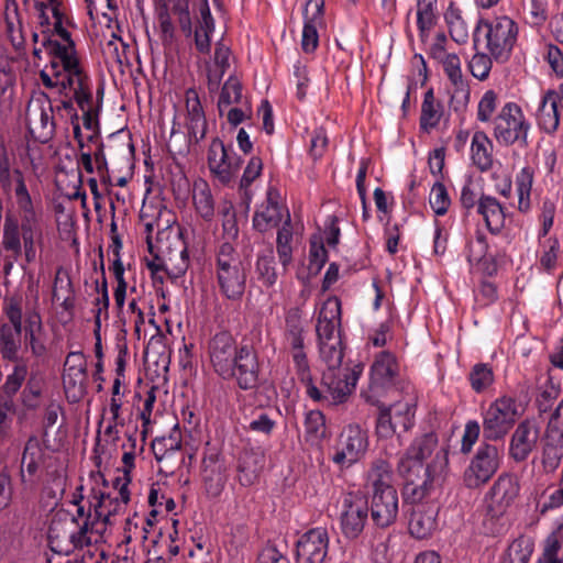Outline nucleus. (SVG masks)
Masks as SVG:
<instances>
[{
    "instance_id": "f257e3e1",
    "label": "nucleus",
    "mask_w": 563,
    "mask_h": 563,
    "mask_svg": "<svg viewBox=\"0 0 563 563\" xmlns=\"http://www.w3.org/2000/svg\"><path fill=\"white\" fill-rule=\"evenodd\" d=\"M449 471V449L439 444L435 432L413 439L397 463L406 495L412 500L435 495Z\"/></svg>"
},
{
    "instance_id": "f03ea898",
    "label": "nucleus",
    "mask_w": 563,
    "mask_h": 563,
    "mask_svg": "<svg viewBox=\"0 0 563 563\" xmlns=\"http://www.w3.org/2000/svg\"><path fill=\"white\" fill-rule=\"evenodd\" d=\"M52 65H46L40 73L45 87H59L60 91L69 90L82 111L84 128L92 131L99 130L98 110L92 107V86L88 74L84 70L80 60H76L71 47L56 46ZM68 96V92H65Z\"/></svg>"
},
{
    "instance_id": "7ed1b4c3",
    "label": "nucleus",
    "mask_w": 563,
    "mask_h": 563,
    "mask_svg": "<svg viewBox=\"0 0 563 563\" xmlns=\"http://www.w3.org/2000/svg\"><path fill=\"white\" fill-rule=\"evenodd\" d=\"M43 243V225L35 212L21 214L20 220L7 216L1 241V247L5 253L0 252V269L4 277L11 274L22 253L27 264L34 263L37 247H42Z\"/></svg>"
},
{
    "instance_id": "20e7f679",
    "label": "nucleus",
    "mask_w": 563,
    "mask_h": 563,
    "mask_svg": "<svg viewBox=\"0 0 563 563\" xmlns=\"http://www.w3.org/2000/svg\"><path fill=\"white\" fill-rule=\"evenodd\" d=\"M361 374L362 367L358 365L325 368L321 377V388H319L313 382L310 369L308 378H300L299 382L303 385L306 395L314 402L340 405L352 395Z\"/></svg>"
},
{
    "instance_id": "39448f33",
    "label": "nucleus",
    "mask_w": 563,
    "mask_h": 563,
    "mask_svg": "<svg viewBox=\"0 0 563 563\" xmlns=\"http://www.w3.org/2000/svg\"><path fill=\"white\" fill-rule=\"evenodd\" d=\"M213 272L220 294L231 301H240L245 292L247 264L230 242L219 244Z\"/></svg>"
},
{
    "instance_id": "423d86ee",
    "label": "nucleus",
    "mask_w": 563,
    "mask_h": 563,
    "mask_svg": "<svg viewBox=\"0 0 563 563\" xmlns=\"http://www.w3.org/2000/svg\"><path fill=\"white\" fill-rule=\"evenodd\" d=\"M492 124L493 136L500 146H517L521 150L529 146L531 123L518 103L506 102Z\"/></svg>"
},
{
    "instance_id": "0eeeda50",
    "label": "nucleus",
    "mask_w": 563,
    "mask_h": 563,
    "mask_svg": "<svg viewBox=\"0 0 563 563\" xmlns=\"http://www.w3.org/2000/svg\"><path fill=\"white\" fill-rule=\"evenodd\" d=\"M486 41V49L495 62L504 64L510 59L518 38V25L507 15L482 20L476 27Z\"/></svg>"
},
{
    "instance_id": "6e6552de",
    "label": "nucleus",
    "mask_w": 563,
    "mask_h": 563,
    "mask_svg": "<svg viewBox=\"0 0 563 563\" xmlns=\"http://www.w3.org/2000/svg\"><path fill=\"white\" fill-rule=\"evenodd\" d=\"M519 482L516 475L501 474L490 488V500L484 525H490L486 532L499 534L505 530V523L500 522L505 511L519 495Z\"/></svg>"
},
{
    "instance_id": "1a4fd4ad",
    "label": "nucleus",
    "mask_w": 563,
    "mask_h": 563,
    "mask_svg": "<svg viewBox=\"0 0 563 563\" xmlns=\"http://www.w3.org/2000/svg\"><path fill=\"white\" fill-rule=\"evenodd\" d=\"M35 1V8L38 14L37 19L40 25L47 29L49 27V25H53L56 35H58L62 40V42H59L55 38H52L51 36L45 34V30L42 31V45L45 48L46 54L48 55L47 65H52V62L55 57L56 46L65 49L71 47L75 59L79 60L75 48V44L70 38L69 32L63 27V13L60 11L59 2L57 0Z\"/></svg>"
},
{
    "instance_id": "9d476101",
    "label": "nucleus",
    "mask_w": 563,
    "mask_h": 563,
    "mask_svg": "<svg viewBox=\"0 0 563 563\" xmlns=\"http://www.w3.org/2000/svg\"><path fill=\"white\" fill-rule=\"evenodd\" d=\"M399 372L395 354L389 351L376 354L369 368L368 386L362 390V397L372 405H378L380 397L396 385Z\"/></svg>"
},
{
    "instance_id": "9b49d317",
    "label": "nucleus",
    "mask_w": 563,
    "mask_h": 563,
    "mask_svg": "<svg viewBox=\"0 0 563 563\" xmlns=\"http://www.w3.org/2000/svg\"><path fill=\"white\" fill-rule=\"evenodd\" d=\"M186 101V129H187V141L180 146H177L174 142V136L178 133L175 129L176 123L174 122L170 137L167 142L168 152L172 154L186 155L189 153L191 144H198L206 137L208 130V122L205 115L203 108L201 106L198 92L195 88H189L185 93Z\"/></svg>"
},
{
    "instance_id": "f8f14e48",
    "label": "nucleus",
    "mask_w": 563,
    "mask_h": 563,
    "mask_svg": "<svg viewBox=\"0 0 563 563\" xmlns=\"http://www.w3.org/2000/svg\"><path fill=\"white\" fill-rule=\"evenodd\" d=\"M520 416V405L514 397H498L483 415L484 439L490 441L503 439Z\"/></svg>"
},
{
    "instance_id": "ddd939ff",
    "label": "nucleus",
    "mask_w": 563,
    "mask_h": 563,
    "mask_svg": "<svg viewBox=\"0 0 563 563\" xmlns=\"http://www.w3.org/2000/svg\"><path fill=\"white\" fill-rule=\"evenodd\" d=\"M284 347L291 356L298 380L308 378V371L311 368L306 353V330L298 309L286 313Z\"/></svg>"
},
{
    "instance_id": "4468645a",
    "label": "nucleus",
    "mask_w": 563,
    "mask_h": 563,
    "mask_svg": "<svg viewBox=\"0 0 563 563\" xmlns=\"http://www.w3.org/2000/svg\"><path fill=\"white\" fill-rule=\"evenodd\" d=\"M78 530L70 532L67 538L66 547H63V539L59 534L57 525L53 523L48 529V541L53 551L57 553L68 554L76 549H84L97 543L102 539L103 532L106 531L95 518L88 514L87 518L82 523H78Z\"/></svg>"
},
{
    "instance_id": "2eb2a0df",
    "label": "nucleus",
    "mask_w": 563,
    "mask_h": 563,
    "mask_svg": "<svg viewBox=\"0 0 563 563\" xmlns=\"http://www.w3.org/2000/svg\"><path fill=\"white\" fill-rule=\"evenodd\" d=\"M163 235L165 232L157 238V253L155 254L157 260L162 256V263L151 264L150 267L153 271L163 269L174 278H178L185 275L189 267L188 249L181 240V232L173 236L174 243L169 241L170 232L167 233L165 240Z\"/></svg>"
},
{
    "instance_id": "dca6fc26",
    "label": "nucleus",
    "mask_w": 563,
    "mask_h": 563,
    "mask_svg": "<svg viewBox=\"0 0 563 563\" xmlns=\"http://www.w3.org/2000/svg\"><path fill=\"white\" fill-rule=\"evenodd\" d=\"M500 466V453L496 445L482 443L477 448L470 465L464 472L467 487L474 488L486 484Z\"/></svg>"
},
{
    "instance_id": "f3484780",
    "label": "nucleus",
    "mask_w": 563,
    "mask_h": 563,
    "mask_svg": "<svg viewBox=\"0 0 563 563\" xmlns=\"http://www.w3.org/2000/svg\"><path fill=\"white\" fill-rule=\"evenodd\" d=\"M368 500L358 492L344 495L340 516L341 531L347 539H357L368 521Z\"/></svg>"
},
{
    "instance_id": "a211bd4d",
    "label": "nucleus",
    "mask_w": 563,
    "mask_h": 563,
    "mask_svg": "<svg viewBox=\"0 0 563 563\" xmlns=\"http://www.w3.org/2000/svg\"><path fill=\"white\" fill-rule=\"evenodd\" d=\"M424 497L420 500H412L406 495V485H404V498L412 504L410 519L408 523L409 532L416 539L429 538L437 529V517L439 514V505L437 504L438 495Z\"/></svg>"
},
{
    "instance_id": "6ab92c4d",
    "label": "nucleus",
    "mask_w": 563,
    "mask_h": 563,
    "mask_svg": "<svg viewBox=\"0 0 563 563\" xmlns=\"http://www.w3.org/2000/svg\"><path fill=\"white\" fill-rule=\"evenodd\" d=\"M368 444L366 430L358 424H349L340 434L332 461L342 467H350L365 456Z\"/></svg>"
},
{
    "instance_id": "aec40b11",
    "label": "nucleus",
    "mask_w": 563,
    "mask_h": 563,
    "mask_svg": "<svg viewBox=\"0 0 563 563\" xmlns=\"http://www.w3.org/2000/svg\"><path fill=\"white\" fill-rule=\"evenodd\" d=\"M207 159L210 173L223 185L234 179L242 164V158L232 146L224 145L219 137L211 141Z\"/></svg>"
},
{
    "instance_id": "412c9836",
    "label": "nucleus",
    "mask_w": 563,
    "mask_h": 563,
    "mask_svg": "<svg viewBox=\"0 0 563 563\" xmlns=\"http://www.w3.org/2000/svg\"><path fill=\"white\" fill-rule=\"evenodd\" d=\"M231 372L223 379H234L243 390L256 389L260 385L261 365L258 353L247 343L240 344V353L231 365Z\"/></svg>"
},
{
    "instance_id": "4be33fe9",
    "label": "nucleus",
    "mask_w": 563,
    "mask_h": 563,
    "mask_svg": "<svg viewBox=\"0 0 563 563\" xmlns=\"http://www.w3.org/2000/svg\"><path fill=\"white\" fill-rule=\"evenodd\" d=\"M415 407L409 401H396L382 408L376 421V433L379 438L407 432L413 424Z\"/></svg>"
},
{
    "instance_id": "5701e85b",
    "label": "nucleus",
    "mask_w": 563,
    "mask_h": 563,
    "mask_svg": "<svg viewBox=\"0 0 563 563\" xmlns=\"http://www.w3.org/2000/svg\"><path fill=\"white\" fill-rule=\"evenodd\" d=\"M240 353V345L229 331L216 333L208 342V356L213 371L225 377L231 372V365Z\"/></svg>"
},
{
    "instance_id": "b1692460",
    "label": "nucleus",
    "mask_w": 563,
    "mask_h": 563,
    "mask_svg": "<svg viewBox=\"0 0 563 563\" xmlns=\"http://www.w3.org/2000/svg\"><path fill=\"white\" fill-rule=\"evenodd\" d=\"M27 106L26 123L31 135L41 143H47L55 134L56 124L51 101L46 95Z\"/></svg>"
},
{
    "instance_id": "393cba45",
    "label": "nucleus",
    "mask_w": 563,
    "mask_h": 563,
    "mask_svg": "<svg viewBox=\"0 0 563 563\" xmlns=\"http://www.w3.org/2000/svg\"><path fill=\"white\" fill-rule=\"evenodd\" d=\"M90 507L93 508V518L107 529L114 523V517L124 512L130 501V492L123 490L121 496L92 488L89 494Z\"/></svg>"
},
{
    "instance_id": "a878e982",
    "label": "nucleus",
    "mask_w": 563,
    "mask_h": 563,
    "mask_svg": "<svg viewBox=\"0 0 563 563\" xmlns=\"http://www.w3.org/2000/svg\"><path fill=\"white\" fill-rule=\"evenodd\" d=\"M329 550V533L325 528H312L296 542L297 563H324Z\"/></svg>"
},
{
    "instance_id": "bb28decb",
    "label": "nucleus",
    "mask_w": 563,
    "mask_h": 563,
    "mask_svg": "<svg viewBox=\"0 0 563 563\" xmlns=\"http://www.w3.org/2000/svg\"><path fill=\"white\" fill-rule=\"evenodd\" d=\"M201 477L208 496L221 495L228 479L227 467L219 450L209 448V443L203 452Z\"/></svg>"
},
{
    "instance_id": "cd10ccee",
    "label": "nucleus",
    "mask_w": 563,
    "mask_h": 563,
    "mask_svg": "<svg viewBox=\"0 0 563 563\" xmlns=\"http://www.w3.org/2000/svg\"><path fill=\"white\" fill-rule=\"evenodd\" d=\"M540 437V424L536 419L521 421L509 442V457L517 463L525 462L536 449Z\"/></svg>"
},
{
    "instance_id": "c85d7f7f",
    "label": "nucleus",
    "mask_w": 563,
    "mask_h": 563,
    "mask_svg": "<svg viewBox=\"0 0 563 563\" xmlns=\"http://www.w3.org/2000/svg\"><path fill=\"white\" fill-rule=\"evenodd\" d=\"M44 456V449L37 437H30L24 445L20 465V481L25 488L37 484Z\"/></svg>"
},
{
    "instance_id": "c756f323",
    "label": "nucleus",
    "mask_w": 563,
    "mask_h": 563,
    "mask_svg": "<svg viewBox=\"0 0 563 563\" xmlns=\"http://www.w3.org/2000/svg\"><path fill=\"white\" fill-rule=\"evenodd\" d=\"M371 517L379 528H387L393 525L399 512V498L396 490H383L371 493L369 501Z\"/></svg>"
},
{
    "instance_id": "7c9ffc66",
    "label": "nucleus",
    "mask_w": 563,
    "mask_h": 563,
    "mask_svg": "<svg viewBox=\"0 0 563 563\" xmlns=\"http://www.w3.org/2000/svg\"><path fill=\"white\" fill-rule=\"evenodd\" d=\"M2 187L5 191L12 192L21 214L35 212L32 198L25 185L24 175L20 169L1 172Z\"/></svg>"
},
{
    "instance_id": "2f4dec72",
    "label": "nucleus",
    "mask_w": 563,
    "mask_h": 563,
    "mask_svg": "<svg viewBox=\"0 0 563 563\" xmlns=\"http://www.w3.org/2000/svg\"><path fill=\"white\" fill-rule=\"evenodd\" d=\"M341 327V300L329 297L322 303L316 324L317 338H327L330 334H340Z\"/></svg>"
},
{
    "instance_id": "473e14b6",
    "label": "nucleus",
    "mask_w": 563,
    "mask_h": 563,
    "mask_svg": "<svg viewBox=\"0 0 563 563\" xmlns=\"http://www.w3.org/2000/svg\"><path fill=\"white\" fill-rule=\"evenodd\" d=\"M284 207L277 201V192L267 191L266 202L261 205L253 217V227L258 232H266L279 225L283 221Z\"/></svg>"
},
{
    "instance_id": "72a5a7b5",
    "label": "nucleus",
    "mask_w": 563,
    "mask_h": 563,
    "mask_svg": "<svg viewBox=\"0 0 563 563\" xmlns=\"http://www.w3.org/2000/svg\"><path fill=\"white\" fill-rule=\"evenodd\" d=\"M365 479L369 493L396 490L393 465L385 459L377 457L371 462Z\"/></svg>"
},
{
    "instance_id": "f704fd0d",
    "label": "nucleus",
    "mask_w": 563,
    "mask_h": 563,
    "mask_svg": "<svg viewBox=\"0 0 563 563\" xmlns=\"http://www.w3.org/2000/svg\"><path fill=\"white\" fill-rule=\"evenodd\" d=\"M560 99L556 90H548L543 93L541 102L537 110V121L539 128L548 133H554L560 125Z\"/></svg>"
},
{
    "instance_id": "c9c22d12",
    "label": "nucleus",
    "mask_w": 563,
    "mask_h": 563,
    "mask_svg": "<svg viewBox=\"0 0 563 563\" xmlns=\"http://www.w3.org/2000/svg\"><path fill=\"white\" fill-rule=\"evenodd\" d=\"M216 23L211 14L208 0H200L199 18L195 31V46L201 54H209L211 51V36L214 32Z\"/></svg>"
},
{
    "instance_id": "e433bc0d",
    "label": "nucleus",
    "mask_w": 563,
    "mask_h": 563,
    "mask_svg": "<svg viewBox=\"0 0 563 563\" xmlns=\"http://www.w3.org/2000/svg\"><path fill=\"white\" fill-rule=\"evenodd\" d=\"M477 213L482 216L486 228L493 234L499 233L505 227V208L493 196L481 194Z\"/></svg>"
},
{
    "instance_id": "4c0bfd02",
    "label": "nucleus",
    "mask_w": 563,
    "mask_h": 563,
    "mask_svg": "<svg viewBox=\"0 0 563 563\" xmlns=\"http://www.w3.org/2000/svg\"><path fill=\"white\" fill-rule=\"evenodd\" d=\"M444 117V106L441 100L434 96L432 88L428 89L423 95L421 103L419 128L424 133H430L437 129L441 119Z\"/></svg>"
},
{
    "instance_id": "58836bf2",
    "label": "nucleus",
    "mask_w": 563,
    "mask_h": 563,
    "mask_svg": "<svg viewBox=\"0 0 563 563\" xmlns=\"http://www.w3.org/2000/svg\"><path fill=\"white\" fill-rule=\"evenodd\" d=\"M122 249V242L118 235L112 238V243L109 245V252L113 254V261L110 269L112 271L117 280V287L113 291L114 305L119 311H122L123 305H125L128 283L124 278V266L121 261L120 251Z\"/></svg>"
},
{
    "instance_id": "ea45409f",
    "label": "nucleus",
    "mask_w": 563,
    "mask_h": 563,
    "mask_svg": "<svg viewBox=\"0 0 563 563\" xmlns=\"http://www.w3.org/2000/svg\"><path fill=\"white\" fill-rule=\"evenodd\" d=\"M53 397V394L46 390L42 379L30 377L21 391L20 401L25 410L36 411Z\"/></svg>"
},
{
    "instance_id": "a19ab883",
    "label": "nucleus",
    "mask_w": 563,
    "mask_h": 563,
    "mask_svg": "<svg viewBox=\"0 0 563 563\" xmlns=\"http://www.w3.org/2000/svg\"><path fill=\"white\" fill-rule=\"evenodd\" d=\"M192 203L197 214L205 221L210 222L214 218V199L209 184L198 178L192 184Z\"/></svg>"
},
{
    "instance_id": "79ce46f5",
    "label": "nucleus",
    "mask_w": 563,
    "mask_h": 563,
    "mask_svg": "<svg viewBox=\"0 0 563 563\" xmlns=\"http://www.w3.org/2000/svg\"><path fill=\"white\" fill-rule=\"evenodd\" d=\"M471 158L481 172H487L493 167V143L483 131H477L473 134Z\"/></svg>"
},
{
    "instance_id": "37998d69",
    "label": "nucleus",
    "mask_w": 563,
    "mask_h": 563,
    "mask_svg": "<svg viewBox=\"0 0 563 563\" xmlns=\"http://www.w3.org/2000/svg\"><path fill=\"white\" fill-rule=\"evenodd\" d=\"M183 437L179 424L176 423L168 435L155 438L152 451L158 463L167 462L181 449Z\"/></svg>"
},
{
    "instance_id": "c03bdc74",
    "label": "nucleus",
    "mask_w": 563,
    "mask_h": 563,
    "mask_svg": "<svg viewBox=\"0 0 563 563\" xmlns=\"http://www.w3.org/2000/svg\"><path fill=\"white\" fill-rule=\"evenodd\" d=\"M321 361L327 368L343 367V346L340 334H330L327 338H318Z\"/></svg>"
},
{
    "instance_id": "a18cd8bd",
    "label": "nucleus",
    "mask_w": 563,
    "mask_h": 563,
    "mask_svg": "<svg viewBox=\"0 0 563 563\" xmlns=\"http://www.w3.org/2000/svg\"><path fill=\"white\" fill-rule=\"evenodd\" d=\"M533 550V539L521 534L507 547L500 556V563H529Z\"/></svg>"
},
{
    "instance_id": "49530a36",
    "label": "nucleus",
    "mask_w": 563,
    "mask_h": 563,
    "mask_svg": "<svg viewBox=\"0 0 563 563\" xmlns=\"http://www.w3.org/2000/svg\"><path fill=\"white\" fill-rule=\"evenodd\" d=\"M243 87L240 79L236 76H229L219 95L218 110L220 117H224L227 109L241 101L246 100L242 93Z\"/></svg>"
},
{
    "instance_id": "de8ad7c7",
    "label": "nucleus",
    "mask_w": 563,
    "mask_h": 563,
    "mask_svg": "<svg viewBox=\"0 0 563 563\" xmlns=\"http://www.w3.org/2000/svg\"><path fill=\"white\" fill-rule=\"evenodd\" d=\"M537 563H563V516L556 529L547 538Z\"/></svg>"
},
{
    "instance_id": "09e8293b",
    "label": "nucleus",
    "mask_w": 563,
    "mask_h": 563,
    "mask_svg": "<svg viewBox=\"0 0 563 563\" xmlns=\"http://www.w3.org/2000/svg\"><path fill=\"white\" fill-rule=\"evenodd\" d=\"M87 371L80 368H65L63 384L68 399L79 400L86 391Z\"/></svg>"
},
{
    "instance_id": "8fccbe9b",
    "label": "nucleus",
    "mask_w": 563,
    "mask_h": 563,
    "mask_svg": "<svg viewBox=\"0 0 563 563\" xmlns=\"http://www.w3.org/2000/svg\"><path fill=\"white\" fill-rule=\"evenodd\" d=\"M291 241H292L291 220H290L289 212L286 210V219H285L282 228L278 230L277 239H276V250H277L278 258L285 269L288 267V265L292 261Z\"/></svg>"
},
{
    "instance_id": "3c124183",
    "label": "nucleus",
    "mask_w": 563,
    "mask_h": 563,
    "mask_svg": "<svg viewBox=\"0 0 563 563\" xmlns=\"http://www.w3.org/2000/svg\"><path fill=\"white\" fill-rule=\"evenodd\" d=\"M262 468V456L253 452H245L239 460L238 477L243 486L252 485Z\"/></svg>"
},
{
    "instance_id": "603ef678",
    "label": "nucleus",
    "mask_w": 563,
    "mask_h": 563,
    "mask_svg": "<svg viewBox=\"0 0 563 563\" xmlns=\"http://www.w3.org/2000/svg\"><path fill=\"white\" fill-rule=\"evenodd\" d=\"M438 0H418L417 2V26L420 38L424 41L437 22Z\"/></svg>"
},
{
    "instance_id": "864d4df0",
    "label": "nucleus",
    "mask_w": 563,
    "mask_h": 563,
    "mask_svg": "<svg viewBox=\"0 0 563 563\" xmlns=\"http://www.w3.org/2000/svg\"><path fill=\"white\" fill-rule=\"evenodd\" d=\"M22 329L7 327L0 328V353L4 360L16 361L20 347V338Z\"/></svg>"
},
{
    "instance_id": "5fc2aeb1",
    "label": "nucleus",
    "mask_w": 563,
    "mask_h": 563,
    "mask_svg": "<svg viewBox=\"0 0 563 563\" xmlns=\"http://www.w3.org/2000/svg\"><path fill=\"white\" fill-rule=\"evenodd\" d=\"M444 19L448 23L452 40L459 44L466 43L468 38V30L466 22L462 18L461 10L453 3H450L444 14Z\"/></svg>"
},
{
    "instance_id": "6e6d98bb",
    "label": "nucleus",
    "mask_w": 563,
    "mask_h": 563,
    "mask_svg": "<svg viewBox=\"0 0 563 563\" xmlns=\"http://www.w3.org/2000/svg\"><path fill=\"white\" fill-rule=\"evenodd\" d=\"M257 279L266 287L273 286L277 280L275 256L273 250H267L257 255L255 264Z\"/></svg>"
},
{
    "instance_id": "4d7b16f0",
    "label": "nucleus",
    "mask_w": 563,
    "mask_h": 563,
    "mask_svg": "<svg viewBox=\"0 0 563 563\" xmlns=\"http://www.w3.org/2000/svg\"><path fill=\"white\" fill-rule=\"evenodd\" d=\"M534 170L525 166L516 176V188L518 192V209L527 211L530 208V194L533 184Z\"/></svg>"
},
{
    "instance_id": "13d9d810",
    "label": "nucleus",
    "mask_w": 563,
    "mask_h": 563,
    "mask_svg": "<svg viewBox=\"0 0 563 563\" xmlns=\"http://www.w3.org/2000/svg\"><path fill=\"white\" fill-rule=\"evenodd\" d=\"M5 32L13 46L19 47L24 43L15 1L8 3L5 8Z\"/></svg>"
},
{
    "instance_id": "bf43d9fd",
    "label": "nucleus",
    "mask_w": 563,
    "mask_h": 563,
    "mask_svg": "<svg viewBox=\"0 0 563 563\" xmlns=\"http://www.w3.org/2000/svg\"><path fill=\"white\" fill-rule=\"evenodd\" d=\"M494 378L493 367L486 363L475 364L468 374L471 387L476 393H483L490 387Z\"/></svg>"
},
{
    "instance_id": "052dcab7",
    "label": "nucleus",
    "mask_w": 563,
    "mask_h": 563,
    "mask_svg": "<svg viewBox=\"0 0 563 563\" xmlns=\"http://www.w3.org/2000/svg\"><path fill=\"white\" fill-rule=\"evenodd\" d=\"M162 7H168L170 14L177 18L179 27L186 37L192 34V23L188 0H167Z\"/></svg>"
},
{
    "instance_id": "680f3d73",
    "label": "nucleus",
    "mask_w": 563,
    "mask_h": 563,
    "mask_svg": "<svg viewBox=\"0 0 563 563\" xmlns=\"http://www.w3.org/2000/svg\"><path fill=\"white\" fill-rule=\"evenodd\" d=\"M559 252L560 243L556 239L549 238L544 240L539 251L540 267L548 273L553 272L558 266Z\"/></svg>"
},
{
    "instance_id": "e2e57ef3",
    "label": "nucleus",
    "mask_w": 563,
    "mask_h": 563,
    "mask_svg": "<svg viewBox=\"0 0 563 563\" xmlns=\"http://www.w3.org/2000/svg\"><path fill=\"white\" fill-rule=\"evenodd\" d=\"M328 261V252L322 236H313L310 240L308 271L317 275Z\"/></svg>"
},
{
    "instance_id": "0e129e2a",
    "label": "nucleus",
    "mask_w": 563,
    "mask_h": 563,
    "mask_svg": "<svg viewBox=\"0 0 563 563\" xmlns=\"http://www.w3.org/2000/svg\"><path fill=\"white\" fill-rule=\"evenodd\" d=\"M471 90L467 81L451 85L449 107L456 113H464L470 103Z\"/></svg>"
},
{
    "instance_id": "69168bd1",
    "label": "nucleus",
    "mask_w": 563,
    "mask_h": 563,
    "mask_svg": "<svg viewBox=\"0 0 563 563\" xmlns=\"http://www.w3.org/2000/svg\"><path fill=\"white\" fill-rule=\"evenodd\" d=\"M27 375V366L23 362H19L14 365L11 374L7 376V379L2 386L5 397L13 399V396L20 390Z\"/></svg>"
},
{
    "instance_id": "338daca9",
    "label": "nucleus",
    "mask_w": 563,
    "mask_h": 563,
    "mask_svg": "<svg viewBox=\"0 0 563 563\" xmlns=\"http://www.w3.org/2000/svg\"><path fill=\"white\" fill-rule=\"evenodd\" d=\"M429 202L437 216H443L448 212L451 205V199L445 186L442 183L437 181L432 186L429 196Z\"/></svg>"
},
{
    "instance_id": "774afa93",
    "label": "nucleus",
    "mask_w": 563,
    "mask_h": 563,
    "mask_svg": "<svg viewBox=\"0 0 563 563\" xmlns=\"http://www.w3.org/2000/svg\"><path fill=\"white\" fill-rule=\"evenodd\" d=\"M547 440L559 442L563 441V399L560 401L549 419L547 427Z\"/></svg>"
}]
</instances>
